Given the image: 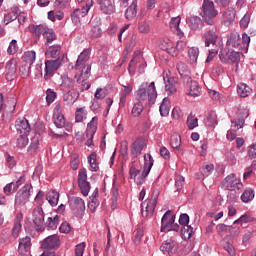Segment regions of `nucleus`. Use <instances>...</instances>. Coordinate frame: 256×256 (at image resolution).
I'll use <instances>...</instances> for the list:
<instances>
[{
    "label": "nucleus",
    "instance_id": "f257e3e1",
    "mask_svg": "<svg viewBox=\"0 0 256 256\" xmlns=\"http://www.w3.org/2000/svg\"><path fill=\"white\" fill-rule=\"evenodd\" d=\"M202 41L205 47H208V57L206 63H211L221 49V42H219V34L214 30H207L202 35Z\"/></svg>",
    "mask_w": 256,
    "mask_h": 256
},
{
    "label": "nucleus",
    "instance_id": "f03ea898",
    "mask_svg": "<svg viewBox=\"0 0 256 256\" xmlns=\"http://www.w3.org/2000/svg\"><path fill=\"white\" fill-rule=\"evenodd\" d=\"M137 101H142L146 105H155L157 100V88L155 82H143L136 91Z\"/></svg>",
    "mask_w": 256,
    "mask_h": 256
},
{
    "label": "nucleus",
    "instance_id": "7ed1b4c3",
    "mask_svg": "<svg viewBox=\"0 0 256 256\" xmlns=\"http://www.w3.org/2000/svg\"><path fill=\"white\" fill-rule=\"evenodd\" d=\"M91 58V52L89 50H84L79 56L74 66V69L81 73L83 79H89L91 75V64L89 59Z\"/></svg>",
    "mask_w": 256,
    "mask_h": 256
},
{
    "label": "nucleus",
    "instance_id": "20e7f679",
    "mask_svg": "<svg viewBox=\"0 0 256 256\" xmlns=\"http://www.w3.org/2000/svg\"><path fill=\"white\" fill-rule=\"evenodd\" d=\"M33 194V186L31 184L24 185L15 195L14 206L16 209H21L29 203V199Z\"/></svg>",
    "mask_w": 256,
    "mask_h": 256
},
{
    "label": "nucleus",
    "instance_id": "39448f33",
    "mask_svg": "<svg viewBox=\"0 0 256 256\" xmlns=\"http://www.w3.org/2000/svg\"><path fill=\"white\" fill-rule=\"evenodd\" d=\"M203 15L202 19L204 20L207 25H215L214 17L219 15V12L215 9V4L211 0H204L203 1Z\"/></svg>",
    "mask_w": 256,
    "mask_h": 256
},
{
    "label": "nucleus",
    "instance_id": "423d86ee",
    "mask_svg": "<svg viewBox=\"0 0 256 256\" xmlns=\"http://www.w3.org/2000/svg\"><path fill=\"white\" fill-rule=\"evenodd\" d=\"M153 156H151V154H145L144 155V169L141 172L140 171V175H137V177L135 178V183H137V185H143V183H145V178L148 177L149 173H151V169L153 168Z\"/></svg>",
    "mask_w": 256,
    "mask_h": 256
},
{
    "label": "nucleus",
    "instance_id": "0eeeda50",
    "mask_svg": "<svg viewBox=\"0 0 256 256\" xmlns=\"http://www.w3.org/2000/svg\"><path fill=\"white\" fill-rule=\"evenodd\" d=\"M222 187L227 189V191H241L243 189V183L237 176L232 173L224 178L222 181Z\"/></svg>",
    "mask_w": 256,
    "mask_h": 256
},
{
    "label": "nucleus",
    "instance_id": "6e6552de",
    "mask_svg": "<svg viewBox=\"0 0 256 256\" xmlns=\"http://www.w3.org/2000/svg\"><path fill=\"white\" fill-rule=\"evenodd\" d=\"M247 117H249V112L248 111H244L243 112V116L240 117L238 119V121H231L232 125L231 127L234 129V130H229L227 132V139L229 141H234V139H237V131H239V129H241L243 127V125H245V119H247Z\"/></svg>",
    "mask_w": 256,
    "mask_h": 256
},
{
    "label": "nucleus",
    "instance_id": "1a4fd4ad",
    "mask_svg": "<svg viewBox=\"0 0 256 256\" xmlns=\"http://www.w3.org/2000/svg\"><path fill=\"white\" fill-rule=\"evenodd\" d=\"M78 187L84 197L89 195V191H91V184L87 181V170L85 168L79 170Z\"/></svg>",
    "mask_w": 256,
    "mask_h": 256
},
{
    "label": "nucleus",
    "instance_id": "9d476101",
    "mask_svg": "<svg viewBox=\"0 0 256 256\" xmlns=\"http://www.w3.org/2000/svg\"><path fill=\"white\" fill-rule=\"evenodd\" d=\"M59 67H61V60H59V58L54 60H46L44 74L45 81H50L51 77L55 75V72L57 71V69H59Z\"/></svg>",
    "mask_w": 256,
    "mask_h": 256
},
{
    "label": "nucleus",
    "instance_id": "9b49d317",
    "mask_svg": "<svg viewBox=\"0 0 256 256\" xmlns=\"http://www.w3.org/2000/svg\"><path fill=\"white\" fill-rule=\"evenodd\" d=\"M155 207H157V197L147 199L141 203L142 217H153L155 213Z\"/></svg>",
    "mask_w": 256,
    "mask_h": 256
},
{
    "label": "nucleus",
    "instance_id": "f8f14e48",
    "mask_svg": "<svg viewBox=\"0 0 256 256\" xmlns=\"http://www.w3.org/2000/svg\"><path fill=\"white\" fill-rule=\"evenodd\" d=\"M173 223H175V216L171 215V210H168L161 219V233H169L173 229Z\"/></svg>",
    "mask_w": 256,
    "mask_h": 256
},
{
    "label": "nucleus",
    "instance_id": "ddd939ff",
    "mask_svg": "<svg viewBox=\"0 0 256 256\" xmlns=\"http://www.w3.org/2000/svg\"><path fill=\"white\" fill-rule=\"evenodd\" d=\"M59 245H61V240H59V235L54 234L46 237L41 244L42 249H48L51 251L53 249H58Z\"/></svg>",
    "mask_w": 256,
    "mask_h": 256
},
{
    "label": "nucleus",
    "instance_id": "4468645a",
    "mask_svg": "<svg viewBox=\"0 0 256 256\" xmlns=\"http://www.w3.org/2000/svg\"><path fill=\"white\" fill-rule=\"evenodd\" d=\"M237 11L234 8H227L221 12V22L225 27H230L235 21Z\"/></svg>",
    "mask_w": 256,
    "mask_h": 256
},
{
    "label": "nucleus",
    "instance_id": "2eb2a0df",
    "mask_svg": "<svg viewBox=\"0 0 256 256\" xmlns=\"http://www.w3.org/2000/svg\"><path fill=\"white\" fill-rule=\"evenodd\" d=\"M95 133H97V117H93L92 120L87 124L86 129V137L88 140L86 141L87 147H93V137H95Z\"/></svg>",
    "mask_w": 256,
    "mask_h": 256
},
{
    "label": "nucleus",
    "instance_id": "dca6fc26",
    "mask_svg": "<svg viewBox=\"0 0 256 256\" xmlns=\"http://www.w3.org/2000/svg\"><path fill=\"white\" fill-rule=\"evenodd\" d=\"M15 128L16 134L29 135L31 133V126L25 118H18L15 122Z\"/></svg>",
    "mask_w": 256,
    "mask_h": 256
},
{
    "label": "nucleus",
    "instance_id": "f3484780",
    "mask_svg": "<svg viewBox=\"0 0 256 256\" xmlns=\"http://www.w3.org/2000/svg\"><path fill=\"white\" fill-rule=\"evenodd\" d=\"M219 57L222 63H239L241 59V53L235 51L226 53L220 52Z\"/></svg>",
    "mask_w": 256,
    "mask_h": 256
},
{
    "label": "nucleus",
    "instance_id": "a211bd4d",
    "mask_svg": "<svg viewBox=\"0 0 256 256\" xmlns=\"http://www.w3.org/2000/svg\"><path fill=\"white\" fill-rule=\"evenodd\" d=\"M69 203L73 213H83L85 211V201L81 197H72L69 199Z\"/></svg>",
    "mask_w": 256,
    "mask_h": 256
},
{
    "label": "nucleus",
    "instance_id": "6ab92c4d",
    "mask_svg": "<svg viewBox=\"0 0 256 256\" xmlns=\"http://www.w3.org/2000/svg\"><path fill=\"white\" fill-rule=\"evenodd\" d=\"M54 125L58 129H63L65 127V116H63V112H61V104H57L54 108Z\"/></svg>",
    "mask_w": 256,
    "mask_h": 256
},
{
    "label": "nucleus",
    "instance_id": "aec40b11",
    "mask_svg": "<svg viewBox=\"0 0 256 256\" xmlns=\"http://www.w3.org/2000/svg\"><path fill=\"white\" fill-rule=\"evenodd\" d=\"M160 49L162 51H167L169 55L172 57H177V50L175 49V44L169 38H164L160 40L159 44Z\"/></svg>",
    "mask_w": 256,
    "mask_h": 256
},
{
    "label": "nucleus",
    "instance_id": "412c9836",
    "mask_svg": "<svg viewBox=\"0 0 256 256\" xmlns=\"http://www.w3.org/2000/svg\"><path fill=\"white\" fill-rule=\"evenodd\" d=\"M6 79L7 81H13L17 75V60L11 59L6 64Z\"/></svg>",
    "mask_w": 256,
    "mask_h": 256
},
{
    "label": "nucleus",
    "instance_id": "4be33fe9",
    "mask_svg": "<svg viewBox=\"0 0 256 256\" xmlns=\"http://www.w3.org/2000/svg\"><path fill=\"white\" fill-rule=\"evenodd\" d=\"M102 13L105 15H113L115 13V3L111 0H98Z\"/></svg>",
    "mask_w": 256,
    "mask_h": 256
},
{
    "label": "nucleus",
    "instance_id": "5701e85b",
    "mask_svg": "<svg viewBox=\"0 0 256 256\" xmlns=\"http://www.w3.org/2000/svg\"><path fill=\"white\" fill-rule=\"evenodd\" d=\"M186 82V87L189 89L187 95H191V97H199L201 95V87H199V83L197 81H193L191 78Z\"/></svg>",
    "mask_w": 256,
    "mask_h": 256
},
{
    "label": "nucleus",
    "instance_id": "b1692460",
    "mask_svg": "<svg viewBox=\"0 0 256 256\" xmlns=\"http://www.w3.org/2000/svg\"><path fill=\"white\" fill-rule=\"evenodd\" d=\"M176 67L180 77H182L184 81H191V70H189V66H187V64L184 62H178Z\"/></svg>",
    "mask_w": 256,
    "mask_h": 256
},
{
    "label": "nucleus",
    "instance_id": "393cba45",
    "mask_svg": "<svg viewBox=\"0 0 256 256\" xmlns=\"http://www.w3.org/2000/svg\"><path fill=\"white\" fill-rule=\"evenodd\" d=\"M17 17H19V7H13L9 12L4 14L2 23H4V25H9V23L17 21Z\"/></svg>",
    "mask_w": 256,
    "mask_h": 256
},
{
    "label": "nucleus",
    "instance_id": "a878e982",
    "mask_svg": "<svg viewBox=\"0 0 256 256\" xmlns=\"http://www.w3.org/2000/svg\"><path fill=\"white\" fill-rule=\"evenodd\" d=\"M186 23L192 31H197L203 27V20L199 16H190L186 18Z\"/></svg>",
    "mask_w": 256,
    "mask_h": 256
},
{
    "label": "nucleus",
    "instance_id": "bb28decb",
    "mask_svg": "<svg viewBox=\"0 0 256 256\" xmlns=\"http://www.w3.org/2000/svg\"><path fill=\"white\" fill-rule=\"evenodd\" d=\"M31 249V238L26 236L19 240L18 252L20 255H27Z\"/></svg>",
    "mask_w": 256,
    "mask_h": 256
},
{
    "label": "nucleus",
    "instance_id": "cd10ccee",
    "mask_svg": "<svg viewBox=\"0 0 256 256\" xmlns=\"http://www.w3.org/2000/svg\"><path fill=\"white\" fill-rule=\"evenodd\" d=\"M160 251L166 256H171L175 253V241L169 239L166 240L161 246Z\"/></svg>",
    "mask_w": 256,
    "mask_h": 256
},
{
    "label": "nucleus",
    "instance_id": "c85d7f7f",
    "mask_svg": "<svg viewBox=\"0 0 256 256\" xmlns=\"http://www.w3.org/2000/svg\"><path fill=\"white\" fill-rule=\"evenodd\" d=\"M228 49H237L241 46V35L230 34L226 42Z\"/></svg>",
    "mask_w": 256,
    "mask_h": 256
},
{
    "label": "nucleus",
    "instance_id": "c756f323",
    "mask_svg": "<svg viewBox=\"0 0 256 256\" xmlns=\"http://www.w3.org/2000/svg\"><path fill=\"white\" fill-rule=\"evenodd\" d=\"M144 147H145V143H143V141L141 140L134 141L131 145V152H130L131 157H133L134 159L139 157Z\"/></svg>",
    "mask_w": 256,
    "mask_h": 256
},
{
    "label": "nucleus",
    "instance_id": "7c9ffc66",
    "mask_svg": "<svg viewBox=\"0 0 256 256\" xmlns=\"http://www.w3.org/2000/svg\"><path fill=\"white\" fill-rule=\"evenodd\" d=\"M181 23V17L177 16L171 19L170 21V28L172 29L173 33H175L180 39L183 37V31L179 28Z\"/></svg>",
    "mask_w": 256,
    "mask_h": 256
},
{
    "label": "nucleus",
    "instance_id": "2f4dec72",
    "mask_svg": "<svg viewBox=\"0 0 256 256\" xmlns=\"http://www.w3.org/2000/svg\"><path fill=\"white\" fill-rule=\"evenodd\" d=\"M33 217L34 225H37V227L43 225V222L45 221V214L43 213V208H35L33 212Z\"/></svg>",
    "mask_w": 256,
    "mask_h": 256
},
{
    "label": "nucleus",
    "instance_id": "473e14b6",
    "mask_svg": "<svg viewBox=\"0 0 256 256\" xmlns=\"http://www.w3.org/2000/svg\"><path fill=\"white\" fill-rule=\"evenodd\" d=\"M45 55L47 59H59V55H61V46L60 45L50 46L46 50Z\"/></svg>",
    "mask_w": 256,
    "mask_h": 256
},
{
    "label": "nucleus",
    "instance_id": "72a5a7b5",
    "mask_svg": "<svg viewBox=\"0 0 256 256\" xmlns=\"http://www.w3.org/2000/svg\"><path fill=\"white\" fill-rule=\"evenodd\" d=\"M165 91H167L168 95H173V93L177 92V78L170 77L167 79L165 83Z\"/></svg>",
    "mask_w": 256,
    "mask_h": 256
},
{
    "label": "nucleus",
    "instance_id": "f704fd0d",
    "mask_svg": "<svg viewBox=\"0 0 256 256\" xmlns=\"http://www.w3.org/2000/svg\"><path fill=\"white\" fill-rule=\"evenodd\" d=\"M29 145V134H16V146L25 149Z\"/></svg>",
    "mask_w": 256,
    "mask_h": 256
},
{
    "label": "nucleus",
    "instance_id": "c9c22d12",
    "mask_svg": "<svg viewBox=\"0 0 256 256\" xmlns=\"http://www.w3.org/2000/svg\"><path fill=\"white\" fill-rule=\"evenodd\" d=\"M21 219H23L22 214H18L14 220V226L12 228V237H14V239H17L21 233Z\"/></svg>",
    "mask_w": 256,
    "mask_h": 256
},
{
    "label": "nucleus",
    "instance_id": "e433bc0d",
    "mask_svg": "<svg viewBox=\"0 0 256 256\" xmlns=\"http://www.w3.org/2000/svg\"><path fill=\"white\" fill-rule=\"evenodd\" d=\"M46 199H47L49 205H51V207H57V205L59 203V192H57L55 190H50L46 194Z\"/></svg>",
    "mask_w": 256,
    "mask_h": 256
},
{
    "label": "nucleus",
    "instance_id": "4c0bfd02",
    "mask_svg": "<svg viewBox=\"0 0 256 256\" xmlns=\"http://www.w3.org/2000/svg\"><path fill=\"white\" fill-rule=\"evenodd\" d=\"M48 30H49V27H47V25H45V24L32 26V33H33V35H35L37 37V39H39L41 37V35H43V37H45V34L47 33Z\"/></svg>",
    "mask_w": 256,
    "mask_h": 256
},
{
    "label": "nucleus",
    "instance_id": "58836bf2",
    "mask_svg": "<svg viewBox=\"0 0 256 256\" xmlns=\"http://www.w3.org/2000/svg\"><path fill=\"white\" fill-rule=\"evenodd\" d=\"M125 17L128 20L135 19V17H137V0H133L131 5L126 9Z\"/></svg>",
    "mask_w": 256,
    "mask_h": 256
},
{
    "label": "nucleus",
    "instance_id": "ea45409f",
    "mask_svg": "<svg viewBox=\"0 0 256 256\" xmlns=\"http://www.w3.org/2000/svg\"><path fill=\"white\" fill-rule=\"evenodd\" d=\"M237 93L241 97H249V95L251 93H253V89H251V87H249V85L242 83V84L238 85Z\"/></svg>",
    "mask_w": 256,
    "mask_h": 256
},
{
    "label": "nucleus",
    "instance_id": "a19ab883",
    "mask_svg": "<svg viewBox=\"0 0 256 256\" xmlns=\"http://www.w3.org/2000/svg\"><path fill=\"white\" fill-rule=\"evenodd\" d=\"M75 79H76L77 83H80L81 91H87L88 89L91 88V83L90 82H86L87 79H89V78L81 77V72H78V74H75Z\"/></svg>",
    "mask_w": 256,
    "mask_h": 256
},
{
    "label": "nucleus",
    "instance_id": "79ce46f5",
    "mask_svg": "<svg viewBox=\"0 0 256 256\" xmlns=\"http://www.w3.org/2000/svg\"><path fill=\"white\" fill-rule=\"evenodd\" d=\"M36 56H37V53H35V51H27L22 56V59L24 63H26V65L31 67V65L35 63Z\"/></svg>",
    "mask_w": 256,
    "mask_h": 256
},
{
    "label": "nucleus",
    "instance_id": "37998d69",
    "mask_svg": "<svg viewBox=\"0 0 256 256\" xmlns=\"http://www.w3.org/2000/svg\"><path fill=\"white\" fill-rule=\"evenodd\" d=\"M170 145L172 149L181 151V136L179 134H173L170 139Z\"/></svg>",
    "mask_w": 256,
    "mask_h": 256
},
{
    "label": "nucleus",
    "instance_id": "c03bdc74",
    "mask_svg": "<svg viewBox=\"0 0 256 256\" xmlns=\"http://www.w3.org/2000/svg\"><path fill=\"white\" fill-rule=\"evenodd\" d=\"M83 119H87V109L85 107L77 108L75 113L76 123H82Z\"/></svg>",
    "mask_w": 256,
    "mask_h": 256
},
{
    "label": "nucleus",
    "instance_id": "a18cd8bd",
    "mask_svg": "<svg viewBox=\"0 0 256 256\" xmlns=\"http://www.w3.org/2000/svg\"><path fill=\"white\" fill-rule=\"evenodd\" d=\"M253 199H255V191H253V189H247L241 195L243 203H249L250 201H253Z\"/></svg>",
    "mask_w": 256,
    "mask_h": 256
},
{
    "label": "nucleus",
    "instance_id": "49530a36",
    "mask_svg": "<svg viewBox=\"0 0 256 256\" xmlns=\"http://www.w3.org/2000/svg\"><path fill=\"white\" fill-rule=\"evenodd\" d=\"M159 111L162 117H167V115H169V98L163 99Z\"/></svg>",
    "mask_w": 256,
    "mask_h": 256
},
{
    "label": "nucleus",
    "instance_id": "de8ad7c7",
    "mask_svg": "<svg viewBox=\"0 0 256 256\" xmlns=\"http://www.w3.org/2000/svg\"><path fill=\"white\" fill-rule=\"evenodd\" d=\"M37 149H39V136L36 134L31 138V142L28 147V153H35Z\"/></svg>",
    "mask_w": 256,
    "mask_h": 256
},
{
    "label": "nucleus",
    "instance_id": "09e8293b",
    "mask_svg": "<svg viewBox=\"0 0 256 256\" xmlns=\"http://www.w3.org/2000/svg\"><path fill=\"white\" fill-rule=\"evenodd\" d=\"M90 163V171H99V164H97V153L93 152L88 157Z\"/></svg>",
    "mask_w": 256,
    "mask_h": 256
},
{
    "label": "nucleus",
    "instance_id": "8fccbe9b",
    "mask_svg": "<svg viewBox=\"0 0 256 256\" xmlns=\"http://www.w3.org/2000/svg\"><path fill=\"white\" fill-rule=\"evenodd\" d=\"M44 39L46 40L45 45L49 46L53 41L57 39V34L53 31V29L48 28V31L44 35Z\"/></svg>",
    "mask_w": 256,
    "mask_h": 256
},
{
    "label": "nucleus",
    "instance_id": "3c124183",
    "mask_svg": "<svg viewBox=\"0 0 256 256\" xmlns=\"http://www.w3.org/2000/svg\"><path fill=\"white\" fill-rule=\"evenodd\" d=\"M143 103V101L137 100V102L134 104L131 111L133 117H139V115L143 113Z\"/></svg>",
    "mask_w": 256,
    "mask_h": 256
},
{
    "label": "nucleus",
    "instance_id": "603ef678",
    "mask_svg": "<svg viewBox=\"0 0 256 256\" xmlns=\"http://www.w3.org/2000/svg\"><path fill=\"white\" fill-rule=\"evenodd\" d=\"M188 55L190 59V63H197V59H199V48L192 47L188 50Z\"/></svg>",
    "mask_w": 256,
    "mask_h": 256
},
{
    "label": "nucleus",
    "instance_id": "864d4df0",
    "mask_svg": "<svg viewBox=\"0 0 256 256\" xmlns=\"http://www.w3.org/2000/svg\"><path fill=\"white\" fill-rule=\"evenodd\" d=\"M193 233V227L189 226V224L184 225L183 228L181 229V235L185 240L192 237Z\"/></svg>",
    "mask_w": 256,
    "mask_h": 256
},
{
    "label": "nucleus",
    "instance_id": "5fc2aeb1",
    "mask_svg": "<svg viewBox=\"0 0 256 256\" xmlns=\"http://www.w3.org/2000/svg\"><path fill=\"white\" fill-rule=\"evenodd\" d=\"M81 17H83L81 13V9L79 8L74 9V11L71 13L72 23L74 25H79V23H81Z\"/></svg>",
    "mask_w": 256,
    "mask_h": 256
},
{
    "label": "nucleus",
    "instance_id": "6e6d98bb",
    "mask_svg": "<svg viewBox=\"0 0 256 256\" xmlns=\"http://www.w3.org/2000/svg\"><path fill=\"white\" fill-rule=\"evenodd\" d=\"M224 157H225V161L229 165H235V163H237V159L235 158V154H233V152L231 150H225Z\"/></svg>",
    "mask_w": 256,
    "mask_h": 256
},
{
    "label": "nucleus",
    "instance_id": "4d7b16f0",
    "mask_svg": "<svg viewBox=\"0 0 256 256\" xmlns=\"http://www.w3.org/2000/svg\"><path fill=\"white\" fill-rule=\"evenodd\" d=\"M59 225V216L56 215L53 218L49 217L47 221V227L48 229L55 230L57 229V226Z\"/></svg>",
    "mask_w": 256,
    "mask_h": 256
},
{
    "label": "nucleus",
    "instance_id": "13d9d810",
    "mask_svg": "<svg viewBox=\"0 0 256 256\" xmlns=\"http://www.w3.org/2000/svg\"><path fill=\"white\" fill-rule=\"evenodd\" d=\"M63 100L66 102V105H74L77 101V97L74 96L73 92L68 91L64 94Z\"/></svg>",
    "mask_w": 256,
    "mask_h": 256
},
{
    "label": "nucleus",
    "instance_id": "bf43d9fd",
    "mask_svg": "<svg viewBox=\"0 0 256 256\" xmlns=\"http://www.w3.org/2000/svg\"><path fill=\"white\" fill-rule=\"evenodd\" d=\"M215 166L213 164H204L201 168V173L204 177H209L213 173Z\"/></svg>",
    "mask_w": 256,
    "mask_h": 256
},
{
    "label": "nucleus",
    "instance_id": "052dcab7",
    "mask_svg": "<svg viewBox=\"0 0 256 256\" xmlns=\"http://www.w3.org/2000/svg\"><path fill=\"white\" fill-rule=\"evenodd\" d=\"M57 99V92L53 91L51 88L46 90V101L48 105H51L53 101Z\"/></svg>",
    "mask_w": 256,
    "mask_h": 256
},
{
    "label": "nucleus",
    "instance_id": "680f3d73",
    "mask_svg": "<svg viewBox=\"0 0 256 256\" xmlns=\"http://www.w3.org/2000/svg\"><path fill=\"white\" fill-rule=\"evenodd\" d=\"M74 85H75V81H73V79L67 76L62 79V83H61L62 89H71L72 87H74Z\"/></svg>",
    "mask_w": 256,
    "mask_h": 256
},
{
    "label": "nucleus",
    "instance_id": "e2e57ef3",
    "mask_svg": "<svg viewBox=\"0 0 256 256\" xmlns=\"http://www.w3.org/2000/svg\"><path fill=\"white\" fill-rule=\"evenodd\" d=\"M117 197H119V190L114 185L112 187V198H111V201H112L111 208L112 209H117Z\"/></svg>",
    "mask_w": 256,
    "mask_h": 256
},
{
    "label": "nucleus",
    "instance_id": "0e129e2a",
    "mask_svg": "<svg viewBox=\"0 0 256 256\" xmlns=\"http://www.w3.org/2000/svg\"><path fill=\"white\" fill-rule=\"evenodd\" d=\"M187 125L189 129H195L199 125V120L195 118V115L190 114V116L187 119Z\"/></svg>",
    "mask_w": 256,
    "mask_h": 256
},
{
    "label": "nucleus",
    "instance_id": "69168bd1",
    "mask_svg": "<svg viewBox=\"0 0 256 256\" xmlns=\"http://www.w3.org/2000/svg\"><path fill=\"white\" fill-rule=\"evenodd\" d=\"M138 30L140 33H149L151 28L149 27V23L145 20H141L138 24Z\"/></svg>",
    "mask_w": 256,
    "mask_h": 256
},
{
    "label": "nucleus",
    "instance_id": "338daca9",
    "mask_svg": "<svg viewBox=\"0 0 256 256\" xmlns=\"http://www.w3.org/2000/svg\"><path fill=\"white\" fill-rule=\"evenodd\" d=\"M20 75L24 79L26 77H29V75H31V66H29V64H25V65L21 66L20 67Z\"/></svg>",
    "mask_w": 256,
    "mask_h": 256
},
{
    "label": "nucleus",
    "instance_id": "774afa93",
    "mask_svg": "<svg viewBox=\"0 0 256 256\" xmlns=\"http://www.w3.org/2000/svg\"><path fill=\"white\" fill-rule=\"evenodd\" d=\"M248 157L252 161H256V143L248 147Z\"/></svg>",
    "mask_w": 256,
    "mask_h": 256
}]
</instances>
